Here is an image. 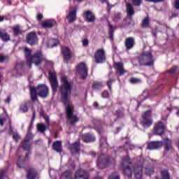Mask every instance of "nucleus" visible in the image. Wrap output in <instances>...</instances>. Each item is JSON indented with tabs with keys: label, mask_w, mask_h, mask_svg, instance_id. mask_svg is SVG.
Instances as JSON below:
<instances>
[{
	"label": "nucleus",
	"mask_w": 179,
	"mask_h": 179,
	"mask_svg": "<svg viewBox=\"0 0 179 179\" xmlns=\"http://www.w3.org/2000/svg\"><path fill=\"white\" fill-rule=\"evenodd\" d=\"M24 52L29 68H31V64H35L36 66L41 65L43 63L45 65H51L52 64L51 62L47 60L45 57H44L41 51H37L34 54V55H31V50L27 48H24Z\"/></svg>",
	"instance_id": "nucleus-1"
},
{
	"label": "nucleus",
	"mask_w": 179,
	"mask_h": 179,
	"mask_svg": "<svg viewBox=\"0 0 179 179\" xmlns=\"http://www.w3.org/2000/svg\"><path fill=\"white\" fill-rule=\"evenodd\" d=\"M62 93V101L65 106L69 104V97L71 96L72 85L68 82L66 77L62 78V85L59 87Z\"/></svg>",
	"instance_id": "nucleus-2"
},
{
	"label": "nucleus",
	"mask_w": 179,
	"mask_h": 179,
	"mask_svg": "<svg viewBox=\"0 0 179 179\" xmlns=\"http://www.w3.org/2000/svg\"><path fill=\"white\" fill-rule=\"evenodd\" d=\"M31 99L34 102L37 101V96L45 99L48 96V87L44 85L38 86L37 88L32 87L30 88Z\"/></svg>",
	"instance_id": "nucleus-3"
},
{
	"label": "nucleus",
	"mask_w": 179,
	"mask_h": 179,
	"mask_svg": "<svg viewBox=\"0 0 179 179\" xmlns=\"http://www.w3.org/2000/svg\"><path fill=\"white\" fill-rule=\"evenodd\" d=\"M138 62L143 66H152L155 60L150 52H143L138 57Z\"/></svg>",
	"instance_id": "nucleus-4"
},
{
	"label": "nucleus",
	"mask_w": 179,
	"mask_h": 179,
	"mask_svg": "<svg viewBox=\"0 0 179 179\" xmlns=\"http://www.w3.org/2000/svg\"><path fill=\"white\" fill-rule=\"evenodd\" d=\"M145 163V159L142 157L137 158L136 165L134 166L133 171L136 179H142L143 177V167Z\"/></svg>",
	"instance_id": "nucleus-5"
},
{
	"label": "nucleus",
	"mask_w": 179,
	"mask_h": 179,
	"mask_svg": "<svg viewBox=\"0 0 179 179\" xmlns=\"http://www.w3.org/2000/svg\"><path fill=\"white\" fill-rule=\"evenodd\" d=\"M131 164V160L129 157H125L122 159V167L124 174L128 177H132V169L129 166Z\"/></svg>",
	"instance_id": "nucleus-6"
},
{
	"label": "nucleus",
	"mask_w": 179,
	"mask_h": 179,
	"mask_svg": "<svg viewBox=\"0 0 179 179\" xmlns=\"http://www.w3.org/2000/svg\"><path fill=\"white\" fill-rule=\"evenodd\" d=\"M68 120H71L70 122L71 125H73L75 122H78V119L76 115H73V106L69 104L66 108Z\"/></svg>",
	"instance_id": "nucleus-7"
},
{
	"label": "nucleus",
	"mask_w": 179,
	"mask_h": 179,
	"mask_svg": "<svg viewBox=\"0 0 179 179\" xmlns=\"http://www.w3.org/2000/svg\"><path fill=\"white\" fill-rule=\"evenodd\" d=\"M96 64H103L106 61V51L103 48L98 49L94 53Z\"/></svg>",
	"instance_id": "nucleus-8"
},
{
	"label": "nucleus",
	"mask_w": 179,
	"mask_h": 179,
	"mask_svg": "<svg viewBox=\"0 0 179 179\" xmlns=\"http://www.w3.org/2000/svg\"><path fill=\"white\" fill-rule=\"evenodd\" d=\"M77 71L80 75L82 79H86L87 77V68L84 62H81L77 66Z\"/></svg>",
	"instance_id": "nucleus-9"
},
{
	"label": "nucleus",
	"mask_w": 179,
	"mask_h": 179,
	"mask_svg": "<svg viewBox=\"0 0 179 179\" xmlns=\"http://www.w3.org/2000/svg\"><path fill=\"white\" fill-rule=\"evenodd\" d=\"M49 79L53 92L55 93L58 90V80L55 73L49 72Z\"/></svg>",
	"instance_id": "nucleus-10"
},
{
	"label": "nucleus",
	"mask_w": 179,
	"mask_h": 179,
	"mask_svg": "<svg viewBox=\"0 0 179 179\" xmlns=\"http://www.w3.org/2000/svg\"><path fill=\"white\" fill-rule=\"evenodd\" d=\"M111 162V158L107 159V157L104 155H100L97 161V166L99 169H105V167L108 164V162Z\"/></svg>",
	"instance_id": "nucleus-11"
},
{
	"label": "nucleus",
	"mask_w": 179,
	"mask_h": 179,
	"mask_svg": "<svg viewBox=\"0 0 179 179\" xmlns=\"http://www.w3.org/2000/svg\"><path fill=\"white\" fill-rule=\"evenodd\" d=\"M38 41V38H37V34L34 31L29 33L27 36V42L30 45H36Z\"/></svg>",
	"instance_id": "nucleus-12"
},
{
	"label": "nucleus",
	"mask_w": 179,
	"mask_h": 179,
	"mask_svg": "<svg viewBox=\"0 0 179 179\" xmlns=\"http://www.w3.org/2000/svg\"><path fill=\"white\" fill-rule=\"evenodd\" d=\"M164 131H166V125L162 122H159L157 123L154 127V132L156 135H159L162 136L164 134Z\"/></svg>",
	"instance_id": "nucleus-13"
},
{
	"label": "nucleus",
	"mask_w": 179,
	"mask_h": 179,
	"mask_svg": "<svg viewBox=\"0 0 179 179\" xmlns=\"http://www.w3.org/2000/svg\"><path fill=\"white\" fill-rule=\"evenodd\" d=\"M90 177L89 173L83 169L77 171L74 176L75 179H90Z\"/></svg>",
	"instance_id": "nucleus-14"
},
{
	"label": "nucleus",
	"mask_w": 179,
	"mask_h": 179,
	"mask_svg": "<svg viewBox=\"0 0 179 179\" xmlns=\"http://www.w3.org/2000/svg\"><path fill=\"white\" fill-rule=\"evenodd\" d=\"M69 13L66 16V19L69 20V23H73L76 20V8H73L72 7L69 8Z\"/></svg>",
	"instance_id": "nucleus-15"
},
{
	"label": "nucleus",
	"mask_w": 179,
	"mask_h": 179,
	"mask_svg": "<svg viewBox=\"0 0 179 179\" xmlns=\"http://www.w3.org/2000/svg\"><path fill=\"white\" fill-rule=\"evenodd\" d=\"M163 146V141H152L148 145L149 150H155V149H160Z\"/></svg>",
	"instance_id": "nucleus-16"
},
{
	"label": "nucleus",
	"mask_w": 179,
	"mask_h": 179,
	"mask_svg": "<svg viewBox=\"0 0 179 179\" xmlns=\"http://www.w3.org/2000/svg\"><path fill=\"white\" fill-rule=\"evenodd\" d=\"M33 136V134H31V133L27 134L25 139L22 143V148L24 150H29V149H30V145L29 143V141H30V139H32Z\"/></svg>",
	"instance_id": "nucleus-17"
},
{
	"label": "nucleus",
	"mask_w": 179,
	"mask_h": 179,
	"mask_svg": "<svg viewBox=\"0 0 179 179\" xmlns=\"http://www.w3.org/2000/svg\"><path fill=\"white\" fill-rule=\"evenodd\" d=\"M84 17H85L86 22H89L90 23H94V20H96L94 14H93L92 11L90 10L84 13Z\"/></svg>",
	"instance_id": "nucleus-18"
},
{
	"label": "nucleus",
	"mask_w": 179,
	"mask_h": 179,
	"mask_svg": "<svg viewBox=\"0 0 179 179\" xmlns=\"http://www.w3.org/2000/svg\"><path fill=\"white\" fill-rule=\"evenodd\" d=\"M124 45L127 50H131V48H134V45H135V38L134 37L126 38Z\"/></svg>",
	"instance_id": "nucleus-19"
},
{
	"label": "nucleus",
	"mask_w": 179,
	"mask_h": 179,
	"mask_svg": "<svg viewBox=\"0 0 179 179\" xmlns=\"http://www.w3.org/2000/svg\"><path fill=\"white\" fill-rule=\"evenodd\" d=\"M62 51L66 61H69V59L72 58V53L71 52L69 48L67 47H63L62 48Z\"/></svg>",
	"instance_id": "nucleus-20"
},
{
	"label": "nucleus",
	"mask_w": 179,
	"mask_h": 179,
	"mask_svg": "<svg viewBox=\"0 0 179 179\" xmlns=\"http://www.w3.org/2000/svg\"><path fill=\"white\" fill-rule=\"evenodd\" d=\"M114 67L119 72L120 75H124L127 71L124 69V64L122 62H115Z\"/></svg>",
	"instance_id": "nucleus-21"
},
{
	"label": "nucleus",
	"mask_w": 179,
	"mask_h": 179,
	"mask_svg": "<svg viewBox=\"0 0 179 179\" xmlns=\"http://www.w3.org/2000/svg\"><path fill=\"white\" fill-rule=\"evenodd\" d=\"M57 24V22L54 20H48L42 22L41 26L45 29H50L54 27Z\"/></svg>",
	"instance_id": "nucleus-22"
},
{
	"label": "nucleus",
	"mask_w": 179,
	"mask_h": 179,
	"mask_svg": "<svg viewBox=\"0 0 179 179\" xmlns=\"http://www.w3.org/2000/svg\"><path fill=\"white\" fill-rule=\"evenodd\" d=\"M53 150L57 153H61L62 152V142L59 141H55L52 145Z\"/></svg>",
	"instance_id": "nucleus-23"
},
{
	"label": "nucleus",
	"mask_w": 179,
	"mask_h": 179,
	"mask_svg": "<svg viewBox=\"0 0 179 179\" xmlns=\"http://www.w3.org/2000/svg\"><path fill=\"white\" fill-rule=\"evenodd\" d=\"M71 150L72 153H79L80 152V143L77 141L71 145Z\"/></svg>",
	"instance_id": "nucleus-24"
},
{
	"label": "nucleus",
	"mask_w": 179,
	"mask_h": 179,
	"mask_svg": "<svg viewBox=\"0 0 179 179\" xmlns=\"http://www.w3.org/2000/svg\"><path fill=\"white\" fill-rule=\"evenodd\" d=\"M126 8L128 16H134V15H135V9L134 8V6L132 4L130 3H127Z\"/></svg>",
	"instance_id": "nucleus-25"
},
{
	"label": "nucleus",
	"mask_w": 179,
	"mask_h": 179,
	"mask_svg": "<svg viewBox=\"0 0 179 179\" xmlns=\"http://www.w3.org/2000/svg\"><path fill=\"white\" fill-rule=\"evenodd\" d=\"M164 143L165 146L166 152H170V150H173V145L171 144V141L168 138L164 140Z\"/></svg>",
	"instance_id": "nucleus-26"
},
{
	"label": "nucleus",
	"mask_w": 179,
	"mask_h": 179,
	"mask_svg": "<svg viewBox=\"0 0 179 179\" xmlns=\"http://www.w3.org/2000/svg\"><path fill=\"white\" fill-rule=\"evenodd\" d=\"M0 38H1L3 41H9V40H10V36L6 34V31L4 29H0Z\"/></svg>",
	"instance_id": "nucleus-27"
},
{
	"label": "nucleus",
	"mask_w": 179,
	"mask_h": 179,
	"mask_svg": "<svg viewBox=\"0 0 179 179\" xmlns=\"http://www.w3.org/2000/svg\"><path fill=\"white\" fill-rule=\"evenodd\" d=\"M83 139L84 142H94L96 141V138H94V136L93 134H84L83 136Z\"/></svg>",
	"instance_id": "nucleus-28"
},
{
	"label": "nucleus",
	"mask_w": 179,
	"mask_h": 179,
	"mask_svg": "<svg viewBox=\"0 0 179 179\" xmlns=\"http://www.w3.org/2000/svg\"><path fill=\"white\" fill-rule=\"evenodd\" d=\"M141 124L144 128H149L153 124V120L152 119H143Z\"/></svg>",
	"instance_id": "nucleus-29"
},
{
	"label": "nucleus",
	"mask_w": 179,
	"mask_h": 179,
	"mask_svg": "<svg viewBox=\"0 0 179 179\" xmlns=\"http://www.w3.org/2000/svg\"><path fill=\"white\" fill-rule=\"evenodd\" d=\"M36 128L38 132H41V134H44L45 131H47V126L44 124V123L38 124Z\"/></svg>",
	"instance_id": "nucleus-30"
},
{
	"label": "nucleus",
	"mask_w": 179,
	"mask_h": 179,
	"mask_svg": "<svg viewBox=\"0 0 179 179\" xmlns=\"http://www.w3.org/2000/svg\"><path fill=\"white\" fill-rule=\"evenodd\" d=\"M108 26H109V36H110V38L112 39V40H114V31L115 30L117 29V27H114L113 25H111L110 23L108 24Z\"/></svg>",
	"instance_id": "nucleus-31"
},
{
	"label": "nucleus",
	"mask_w": 179,
	"mask_h": 179,
	"mask_svg": "<svg viewBox=\"0 0 179 179\" xmlns=\"http://www.w3.org/2000/svg\"><path fill=\"white\" fill-rule=\"evenodd\" d=\"M28 179H37V173L34 170L31 169L27 174Z\"/></svg>",
	"instance_id": "nucleus-32"
},
{
	"label": "nucleus",
	"mask_w": 179,
	"mask_h": 179,
	"mask_svg": "<svg viewBox=\"0 0 179 179\" xmlns=\"http://www.w3.org/2000/svg\"><path fill=\"white\" fill-rule=\"evenodd\" d=\"M61 179H72V172L66 171L61 176Z\"/></svg>",
	"instance_id": "nucleus-33"
},
{
	"label": "nucleus",
	"mask_w": 179,
	"mask_h": 179,
	"mask_svg": "<svg viewBox=\"0 0 179 179\" xmlns=\"http://www.w3.org/2000/svg\"><path fill=\"white\" fill-rule=\"evenodd\" d=\"M13 31L14 36H19V34H22V29H20V25H15L13 27Z\"/></svg>",
	"instance_id": "nucleus-34"
},
{
	"label": "nucleus",
	"mask_w": 179,
	"mask_h": 179,
	"mask_svg": "<svg viewBox=\"0 0 179 179\" xmlns=\"http://www.w3.org/2000/svg\"><path fill=\"white\" fill-rule=\"evenodd\" d=\"M151 117H152V110H147L142 115L143 120H151L150 119Z\"/></svg>",
	"instance_id": "nucleus-35"
},
{
	"label": "nucleus",
	"mask_w": 179,
	"mask_h": 179,
	"mask_svg": "<svg viewBox=\"0 0 179 179\" xmlns=\"http://www.w3.org/2000/svg\"><path fill=\"white\" fill-rule=\"evenodd\" d=\"M57 45V40L55 39H50L48 42V47L49 48H52V47H55Z\"/></svg>",
	"instance_id": "nucleus-36"
},
{
	"label": "nucleus",
	"mask_w": 179,
	"mask_h": 179,
	"mask_svg": "<svg viewBox=\"0 0 179 179\" xmlns=\"http://www.w3.org/2000/svg\"><path fill=\"white\" fill-rule=\"evenodd\" d=\"M103 87V84L101 83H94L92 85V89L94 90H100Z\"/></svg>",
	"instance_id": "nucleus-37"
},
{
	"label": "nucleus",
	"mask_w": 179,
	"mask_h": 179,
	"mask_svg": "<svg viewBox=\"0 0 179 179\" xmlns=\"http://www.w3.org/2000/svg\"><path fill=\"white\" fill-rule=\"evenodd\" d=\"M161 174L162 176V179H170V173H169L168 171H162Z\"/></svg>",
	"instance_id": "nucleus-38"
},
{
	"label": "nucleus",
	"mask_w": 179,
	"mask_h": 179,
	"mask_svg": "<svg viewBox=\"0 0 179 179\" xmlns=\"http://www.w3.org/2000/svg\"><path fill=\"white\" fill-rule=\"evenodd\" d=\"M142 27H149V17H146L142 22Z\"/></svg>",
	"instance_id": "nucleus-39"
},
{
	"label": "nucleus",
	"mask_w": 179,
	"mask_h": 179,
	"mask_svg": "<svg viewBox=\"0 0 179 179\" xmlns=\"http://www.w3.org/2000/svg\"><path fill=\"white\" fill-rule=\"evenodd\" d=\"M100 143L101 148H103V145H107V138L101 137L100 139Z\"/></svg>",
	"instance_id": "nucleus-40"
},
{
	"label": "nucleus",
	"mask_w": 179,
	"mask_h": 179,
	"mask_svg": "<svg viewBox=\"0 0 179 179\" xmlns=\"http://www.w3.org/2000/svg\"><path fill=\"white\" fill-rule=\"evenodd\" d=\"M134 6H141L142 0H131Z\"/></svg>",
	"instance_id": "nucleus-41"
},
{
	"label": "nucleus",
	"mask_w": 179,
	"mask_h": 179,
	"mask_svg": "<svg viewBox=\"0 0 179 179\" xmlns=\"http://www.w3.org/2000/svg\"><path fill=\"white\" fill-rule=\"evenodd\" d=\"M108 179H120V175H118V173L114 172L109 176Z\"/></svg>",
	"instance_id": "nucleus-42"
},
{
	"label": "nucleus",
	"mask_w": 179,
	"mask_h": 179,
	"mask_svg": "<svg viewBox=\"0 0 179 179\" xmlns=\"http://www.w3.org/2000/svg\"><path fill=\"white\" fill-rule=\"evenodd\" d=\"M114 80H115L114 78H109V80L107 81V85L110 90H111V85H113Z\"/></svg>",
	"instance_id": "nucleus-43"
},
{
	"label": "nucleus",
	"mask_w": 179,
	"mask_h": 179,
	"mask_svg": "<svg viewBox=\"0 0 179 179\" xmlns=\"http://www.w3.org/2000/svg\"><path fill=\"white\" fill-rule=\"evenodd\" d=\"M20 110L23 113H27V111L29 110V108H27V105L24 104V105L20 106Z\"/></svg>",
	"instance_id": "nucleus-44"
},
{
	"label": "nucleus",
	"mask_w": 179,
	"mask_h": 179,
	"mask_svg": "<svg viewBox=\"0 0 179 179\" xmlns=\"http://www.w3.org/2000/svg\"><path fill=\"white\" fill-rule=\"evenodd\" d=\"M145 174H147V176H150L151 174H153V169L146 168L145 169Z\"/></svg>",
	"instance_id": "nucleus-45"
},
{
	"label": "nucleus",
	"mask_w": 179,
	"mask_h": 179,
	"mask_svg": "<svg viewBox=\"0 0 179 179\" xmlns=\"http://www.w3.org/2000/svg\"><path fill=\"white\" fill-rule=\"evenodd\" d=\"M17 167H20V169H22L23 167V161L20 160V158L17 162Z\"/></svg>",
	"instance_id": "nucleus-46"
},
{
	"label": "nucleus",
	"mask_w": 179,
	"mask_h": 179,
	"mask_svg": "<svg viewBox=\"0 0 179 179\" xmlns=\"http://www.w3.org/2000/svg\"><path fill=\"white\" fill-rule=\"evenodd\" d=\"M6 173V170H1L0 171V179L5 178V173Z\"/></svg>",
	"instance_id": "nucleus-47"
},
{
	"label": "nucleus",
	"mask_w": 179,
	"mask_h": 179,
	"mask_svg": "<svg viewBox=\"0 0 179 179\" xmlns=\"http://www.w3.org/2000/svg\"><path fill=\"white\" fill-rule=\"evenodd\" d=\"M5 61H8V57L6 56L0 55V62L3 63Z\"/></svg>",
	"instance_id": "nucleus-48"
},
{
	"label": "nucleus",
	"mask_w": 179,
	"mask_h": 179,
	"mask_svg": "<svg viewBox=\"0 0 179 179\" xmlns=\"http://www.w3.org/2000/svg\"><path fill=\"white\" fill-rule=\"evenodd\" d=\"M130 82H131V83H138L141 82V80H139L138 78H133L130 79Z\"/></svg>",
	"instance_id": "nucleus-49"
},
{
	"label": "nucleus",
	"mask_w": 179,
	"mask_h": 179,
	"mask_svg": "<svg viewBox=\"0 0 179 179\" xmlns=\"http://www.w3.org/2000/svg\"><path fill=\"white\" fill-rule=\"evenodd\" d=\"M44 119H45V121L46 122V126L50 127V117L45 116Z\"/></svg>",
	"instance_id": "nucleus-50"
},
{
	"label": "nucleus",
	"mask_w": 179,
	"mask_h": 179,
	"mask_svg": "<svg viewBox=\"0 0 179 179\" xmlns=\"http://www.w3.org/2000/svg\"><path fill=\"white\" fill-rule=\"evenodd\" d=\"M13 139H15V141L16 142H17V141H19V139H20V136L19 134L15 133V134H13Z\"/></svg>",
	"instance_id": "nucleus-51"
},
{
	"label": "nucleus",
	"mask_w": 179,
	"mask_h": 179,
	"mask_svg": "<svg viewBox=\"0 0 179 179\" xmlns=\"http://www.w3.org/2000/svg\"><path fill=\"white\" fill-rule=\"evenodd\" d=\"M83 45H84V47H87V45H89V40H87V38L83 41Z\"/></svg>",
	"instance_id": "nucleus-52"
},
{
	"label": "nucleus",
	"mask_w": 179,
	"mask_h": 179,
	"mask_svg": "<svg viewBox=\"0 0 179 179\" xmlns=\"http://www.w3.org/2000/svg\"><path fill=\"white\" fill-rule=\"evenodd\" d=\"M33 115H32V120L31 122V124H34V120H36V110H33Z\"/></svg>",
	"instance_id": "nucleus-53"
},
{
	"label": "nucleus",
	"mask_w": 179,
	"mask_h": 179,
	"mask_svg": "<svg viewBox=\"0 0 179 179\" xmlns=\"http://www.w3.org/2000/svg\"><path fill=\"white\" fill-rule=\"evenodd\" d=\"M102 97L103 99H107L108 97V92L107 91H103V94H102Z\"/></svg>",
	"instance_id": "nucleus-54"
},
{
	"label": "nucleus",
	"mask_w": 179,
	"mask_h": 179,
	"mask_svg": "<svg viewBox=\"0 0 179 179\" xmlns=\"http://www.w3.org/2000/svg\"><path fill=\"white\" fill-rule=\"evenodd\" d=\"M5 121H6V119L0 116V125H1V127H3V122H5Z\"/></svg>",
	"instance_id": "nucleus-55"
},
{
	"label": "nucleus",
	"mask_w": 179,
	"mask_h": 179,
	"mask_svg": "<svg viewBox=\"0 0 179 179\" xmlns=\"http://www.w3.org/2000/svg\"><path fill=\"white\" fill-rule=\"evenodd\" d=\"M120 19H121V13L116 14L115 15L114 20L117 21V20H120Z\"/></svg>",
	"instance_id": "nucleus-56"
},
{
	"label": "nucleus",
	"mask_w": 179,
	"mask_h": 179,
	"mask_svg": "<svg viewBox=\"0 0 179 179\" xmlns=\"http://www.w3.org/2000/svg\"><path fill=\"white\" fill-rule=\"evenodd\" d=\"M177 70V66H174L173 68L171 69L169 72V73H174Z\"/></svg>",
	"instance_id": "nucleus-57"
},
{
	"label": "nucleus",
	"mask_w": 179,
	"mask_h": 179,
	"mask_svg": "<svg viewBox=\"0 0 179 179\" xmlns=\"http://www.w3.org/2000/svg\"><path fill=\"white\" fill-rule=\"evenodd\" d=\"M147 2H155V3H157V2H163V0H145Z\"/></svg>",
	"instance_id": "nucleus-58"
},
{
	"label": "nucleus",
	"mask_w": 179,
	"mask_h": 179,
	"mask_svg": "<svg viewBox=\"0 0 179 179\" xmlns=\"http://www.w3.org/2000/svg\"><path fill=\"white\" fill-rule=\"evenodd\" d=\"M175 8H176V9H179V0H176Z\"/></svg>",
	"instance_id": "nucleus-59"
},
{
	"label": "nucleus",
	"mask_w": 179,
	"mask_h": 179,
	"mask_svg": "<svg viewBox=\"0 0 179 179\" xmlns=\"http://www.w3.org/2000/svg\"><path fill=\"white\" fill-rule=\"evenodd\" d=\"M10 100H11L10 96H8L7 99L4 100V102L6 103H10Z\"/></svg>",
	"instance_id": "nucleus-60"
},
{
	"label": "nucleus",
	"mask_w": 179,
	"mask_h": 179,
	"mask_svg": "<svg viewBox=\"0 0 179 179\" xmlns=\"http://www.w3.org/2000/svg\"><path fill=\"white\" fill-rule=\"evenodd\" d=\"M37 19H38V20H41V19H43V15L42 14H38Z\"/></svg>",
	"instance_id": "nucleus-61"
},
{
	"label": "nucleus",
	"mask_w": 179,
	"mask_h": 179,
	"mask_svg": "<svg viewBox=\"0 0 179 179\" xmlns=\"http://www.w3.org/2000/svg\"><path fill=\"white\" fill-rule=\"evenodd\" d=\"M3 19H5V17L0 16V22H3Z\"/></svg>",
	"instance_id": "nucleus-62"
},
{
	"label": "nucleus",
	"mask_w": 179,
	"mask_h": 179,
	"mask_svg": "<svg viewBox=\"0 0 179 179\" xmlns=\"http://www.w3.org/2000/svg\"><path fill=\"white\" fill-rule=\"evenodd\" d=\"M94 107L98 108L99 103L97 102H94Z\"/></svg>",
	"instance_id": "nucleus-63"
},
{
	"label": "nucleus",
	"mask_w": 179,
	"mask_h": 179,
	"mask_svg": "<svg viewBox=\"0 0 179 179\" xmlns=\"http://www.w3.org/2000/svg\"><path fill=\"white\" fill-rule=\"evenodd\" d=\"M29 155H30V152H28V154L26 155L25 158L29 159Z\"/></svg>",
	"instance_id": "nucleus-64"
}]
</instances>
